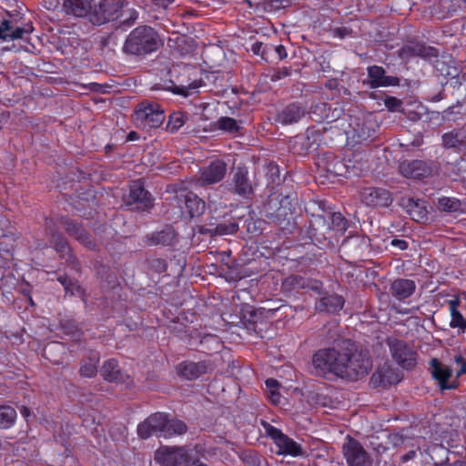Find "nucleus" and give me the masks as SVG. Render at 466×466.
I'll use <instances>...</instances> for the list:
<instances>
[{
    "label": "nucleus",
    "instance_id": "9",
    "mask_svg": "<svg viewBox=\"0 0 466 466\" xmlns=\"http://www.w3.org/2000/svg\"><path fill=\"white\" fill-rule=\"evenodd\" d=\"M344 458L349 466H371L372 461L361 444L349 438L343 445Z\"/></svg>",
    "mask_w": 466,
    "mask_h": 466
},
{
    "label": "nucleus",
    "instance_id": "4",
    "mask_svg": "<svg viewBox=\"0 0 466 466\" xmlns=\"http://www.w3.org/2000/svg\"><path fill=\"white\" fill-rule=\"evenodd\" d=\"M165 119L164 111L158 104L142 102L137 106L134 114L136 125L144 129L157 128Z\"/></svg>",
    "mask_w": 466,
    "mask_h": 466
},
{
    "label": "nucleus",
    "instance_id": "8",
    "mask_svg": "<svg viewBox=\"0 0 466 466\" xmlns=\"http://www.w3.org/2000/svg\"><path fill=\"white\" fill-rule=\"evenodd\" d=\"M187 450L185 447L161 446L154 455V461L162 466H178L187 459Z\"/></svg>",
    "mask_w": 466,
    "mask_h": 466
},
{
    "label": "nucleus",
    "instance_id": "19",
    "mask_svg": "<svg viewBox=\"0 0 466 466\" xmlns=\"http://www.w3.org/2000/svg\"><path fill=\"white\" fill-rule=\"evenodd\" d=\"M416 289L415 282L408 279H397L391 282L390 291L399 300L410 297Z\"/></svg>",
    "mask_w": 466,
    "mask_h": 466
},
{
    "label": "nucleus",
    "instance_id": "12",
    "mask_svg": "<svg viewBox=\"0 0 466 466\" xmlns=\"http://www.w3.org/2000/svg\"><path fill=\"white\" fill-rule=\"evenodd\" d=\"M34 30L30 24L17 26L10 20H3L0 23V40L7 42L17 39H25Z\"/></svg>",
    "mask_w": 466,
    "mask_h": 466
},
{
    "label": "nucleus",
    "instance_id": "45",
    "mask_svg": "<svg viewBox=\"0 0 466 466\" xmlns=\"http://www.w3.org/2000/svg\"><path fill=\"white\" fill-rule=\"evenodd\" d=\"M184 466H208L203 461H199L198 459L191 460L189 457V454L187 453V459L184 462Z\"/></svg>",
    "mask_w": 466,
    "mask_h": 466
},
{
    "label": "nucleus",
    "instance_id": "50",
    "mask_svg": "<svg viewBox=\"0 0 466 466\" xmlns=\"http://www.w3.org/2000/svg\"><path fill=\"white\" fill-rule=\"evenodd\" d=\"M19 410H20L21 415L26 420H28L29 417L31 416V410L27 407H25V406H21Z\"/></svg>",
    "mask_w": 466,
    "mask_h": 466
},
{
    "label": "nucleus",
    "instance_id": "32",
    "mask_svg": "<svg viewBox=\"0 0 466 466\" xmlns=\"http://www.w3.org/2000/svg\"><path fill=\"white\" fill-rule=\"evenodd\" d=\"M464 139V135L461 131H451L442 136V143L446 147H459Z\"/></svg>",
    "mask_w": 466,
    "mask_h": 466
},
{
    "label": "nucleus",
    "instance_id": "29",
    "mask_svg": "<svg viewBox=\"0 0 466 466\" xmlns=\"http://www.w3.org/2000/svg\"><path fill=\"white\" fill-rule=\"evenodd\" d=\"M240 124L234 118L224 116L218 118L214 127L228 134H237L240 130Z\"/></svg>",
    "mask_w": 466,
    "mask_h": 466
},
{
    "label": "nucleus",
    "instance_id": "27",
    "mask_svg": "<svg viewBox=\"0 0 466 466\" xmlns=\"http://www.w3.org/2000/svg\"><path fill=\"white\" fill-rule=\"evenodd\" d=\"M459 300L458 299H451L449 300V309L451 312V322L450 326L451 328H458L462 330L466 329V320L462 317V315L458 310Z\"/></svg>",
    "mask_w": 466,
    "mask_h": 466
},
{
    "label": "nucleus",
    "instance_id": "43",
    "mask_svg": "<svg viewBox=\"0 0 466 466\" xmlns=\"http://www.w3.org/2000/svg\"><path fill=\"white\" fill-rule=\"evenodd\" d=\"M274 56L277 59L282 60L287 57V52L282 45L275 46Z\"/></svg>",
    "mask_w": 466,
    "mask_h": 466
},
{
    "label": "nucleus",
    "instance_id": "7",
    "mask_svg": "<svg viewBox=\"0 0 466 466\" xmlns=\"http://www.w3.org/2000/svg\"><path fill=\"white\" fill-rule=\"evenodd\" d=\"M123 6V0H101L98 6L94 8L90 21L100 25L115 20L119 17Z\"/></svg>",
    "mask_w": 466,
    "mask_h": 466
},
{
    "label": "nucleus",
    "instance_id": "36",
    "mask_svg": "<svg viewBox=\"0 0 466 466\" xmlns=\"http://www.w3.org/2000/svg\"><path fill=\"white\" fill-rule=\"evenodd\" d=\"M185 123L184 116L180 112L169 116L167 128L171 132L178 130Z\"/></svg>",
    "mask_w": 466,
    "mask_h": 466
},
{
    "label": "nucleus",
    "instance_id": "14",
    "mask_svg": "<svg viewBox=\"0 0 466 466\" xmlns=\"http://www.w3.org/2000/svg\"><path fill=\"white\" fill-rule=\"evenodd\" d=\"M362 201L367 206L371 207H389L392 203V198L390 193L379 187L368 188L362 192Z\"/></svg>",
    "mask_w": 466,
    "mask_h": 466
},
{
    "label": "nucleus",
    "instance_id": "23",
    "mask_svg": "<svg viewBox=\"0 0 466 466\" xmlns=\"http://www.w3.org/2000/svg\"><path fill=\"white\" fill-rule=\"evenodd\" d=\"M371 380L376 385L386 387L398 382L400 380V377L390 365H384L372 375Z\"/></svg>",
    "mask_w": 466,
    "mask_h": 466
},
{
    "label": "nucleus",
    "instance_id": "26",
    "mask_svg": "<svg viewBox=\"0 0 466 466\" xmlns=\"http://www.w3.org/2000/svg\"><path fill=\"white\" fill-rule=\"evenodd\" d=\"M327 170L336 176H359L360 172L355 167H350L347 164L342 163L339 159H333L327 167Z\"/></svg>",
    "mask_w": 466,
    "mask_h": 466
},
{
    "label": "nucleus",
    "instance_id": "18",
    "mask_svg": "<svg viewBox=\"0 0 466 466\" xmlns=\"http://www.w3.org/2000/svg\"><path fill=\"white\" fill-rule=\"evenodd\" d=\"M368 76L370 78L369 84L371 88L398 85V79L396 77L385 76L384 69L378 66H372L368 68Z\"/></svg>",
    "mask_w": 466,
    "mask_h": 466
},
{
    "label": "nucleus",
    "instance_id": "54",
    "mask_svg": "<svg viewBox=\"0 0 466 466\" xmlns=\"http://www.w3.org/2000/svg\"><path fill=\"white\" fill-rule=\"evenodd\" d=\"M453 466H464V463L461 461H456L453 463Z\"/></svg>",
    "mask_w": 466,
    "mask_h": 466
},
{
    "label": "nucleus",
    "instance_id": "20",
    "mask_svg": "<svg viewBox=\"0 0 466 466\" xmlns=\"http://www.w3.org/2000/svg\"><path fill=\"white\" fill-rule=\"evenodd\" d=\"M177 371L187 380H196L208 372V365L204 361H185L178 365Z\"/></svg>",
    "mask_w": 466,
    "mask_h": 466
},
{
    "label": "nucleus",
    "instance_id": "3",
    "mask_svg": "<svg viewBox=\"0 0 466 466\" xmlns=\"http://www.w3.org/2000/svg\"><path fill=\"white\" fill-rule=\"evenodd\" d=\"M161 45L157 33L150 26L133 29L127 37L123 50L127 54L141 56L156 51Z\"/></svg>",
    "mask_w": 466,
    "mask_h": 466
},
{
    "label": "nucleus",
    "instance_id": "22",
    "mask_svg": "<svg viewBox=\"0 0 466 466\" xmlns=\"http://www.w3.org/2000/svg\"><path fill=\"white\" fill-rule=\"evenodd\" d=\"M101 375L109 382L125 381L127 377L119 369L117 361L114 359L105 361L101 368Z\"/></svg>",
    "mask_w": 466,
    "mask_h": 466
},
{
    "label": "nucleus",
    "instance_id": "38",
    "mask_svg": "<svg viewBox=\"0 0 466 466\" xmlns=\"http://www.w3.org/2000/svg\"><path fill=\"white\" fill-rule=\"evenodd\" d=\"M52 242L54 244V248L57 252L62 254H66L69 252V248L67 246L66 241L61 235L53 234L52 235Z\"/></svg>",
    "mask_w": 466,
    "mask_h": 466
},
{
    "label": "nucleus",
    "instance_id": "51",
    "mask_svg": "<svg viewBox=\"0 0 466 466\" xmlns=\"http://www.w3.org/2000/svg\"><path fill=\"white\" fill-rule=\"evenodd\" d=\"M455 106H450L446 110L443 111V118H449L450 115L453 113Z\"/></svg>",
    "mask_w": 466,
    "mask_h": 466
},
{
    "label": "nucleus",
    "instance_id": "11",
    "mask_svg": "<svg viewBox=\"0 0 466 466\" xmlns=\"http://www.w3.org/2000/svg\"><path fill=\"white\" fill-rule=\"evenodd\" d=\"M177 204L183 212L189 217H198L203 214L206 204L196 194L192 192H182L176 197Z\"/></svg>",
    "mask_w": 466,
    "mask_h": 466
},
{
    "label": "nucleus",
    "instance_id": "2",
    "mask_svg": "<svg viewBox=\"0 0 466 466\" xmlns=\"http://www.w3.org/2000/svg\"><path fill=\"white\" fill-rule=\"evenodd\" d=\"M187 431V427L182 420L168 419L161 412L150 415L137 426V434L141 439H147L153 434L167 439L182 435Z\"/></svg>",
    "mask_w": 466,
    "mask_h": 466
},
{
    "label": "nucleus",
    "instance_id": "16",
    "mask_svg": "<svg viewBox=\"0 0 466 466\" xmlns=\"http://www.w3.org/2000/svg\"><path fill=\"white\" fill-rule=\"evenodd\" d=\"M399 169L402 176L409 178H421L431 174V168L420 160H404Z\"/></svg>",
    "mask_w": 466,
    "mask_h": 466
},
{
    "label": "nucleus",
    "instance_id": "30",
    "mask_svg": "<svg viewBox=\"0 0 466 466\" xmlns=\"http://www.w3.org/2000/svg\"><path fill=\"white\" fill-rule=\"evenodd\" d=\"M99 357L97 354H93L83 361L80 367V375L86 378H93L97 372V364Z\"/></svg>",
    "mask_w": 466,
    "mask_h": 466
},
{
    "label": "nucleus",
    "instance_id": "53",
    "mask_svg": "<svg viewBox=\"0 0 466 466\" xmlns=\"http://www.w3.org/2000/svg\"><path fill=\"white\" fill-rule=\"evenodd\" d=\"M176 93L177 94H183V88H180V87H176Z\"/></svg>",
    "mask_w": 466,
    "mask_h": 466
},
{
    "label": "nucleus",
    "instance_id": "39",
    "mask_svg": "<svg viewBox=\"0 0 466 466\" xmlns=\"http://www.w3.org/2000/svg\"><path fill=\"white\" fill-rule=\"evenodd\" d=\"M386 107L392 112H400L401 111L402 103L396 97L388 96L384 100Z\"/></svg>",
    "mask_w": 466,
    "mask_h": 466
},
{
    "label": "nucleus",
    "instance_id": "35",
    "mask_svg": "<svg viewBox=\"0 0 466 466\" xmlns=\"http://www.w3.org/2000/svg\"><path fill=\"white\" fill-rule=\"evenodd\" d=\"M331 224L332 228L339 233H344L347 229V220L341 215V213L337 212L331 215Z\"/></svg>",
    "mask_w": 466,
    "mask_h": 466
},
{
    "label": "nucleus",
    "instance_id": "13",
    "mask_svg": "<svg viewBox=\"0 0 466 466\" xmlns=\"http://www.w3.org/2000/svg\"><path fill=\"white\" fill-rule=\"evenodd\" d=\"M151 197L145 190L143 184L139 181L132 182L127 198L128 205H136L137 209H147L151 207Z\"/></svg>",
    "mask_w": 466,
    "mask_h": 466
},
{
    "label": "nucleus",
    "instance_id": "10",
    "mask_svg": "<svg viewBox=\"0 0 466 466\" xmlns=\"http://www.w3.org/2000/svg\"><path fill=\"white\" fill-rule=\"evenodd\" d=\"M388 345L392 358L403 368L409 369L414 366L415 352L406 342L397 339H389Z\"/></svg>",
    "mask_w": 466,
    "mask_h": 466
},
{
    "label": "nucleus",
    "instance_id": "48",
    "mask_svg": "<svg viewBox=\"0 0 466 466\" xmlns=\"http://www.w3.org/2000/svg\"><path fill=\"white\" fill-rule=\"evenodd\" d=\"M264 49V44L261 42H255L252 46L251 50L256 55H260L262 56V50Z\"/></svg>",
    "mask_w": 466,
    "mask_h": 466
},
{
    "label": "nucleus",
    "instance_id": "31",
    "mask_svg": "<svg viewBox=\"0 0 466 466\" xmlns=\"http://www.w3.org/2000/svg\"><path fill=\"white\" fill-rule=\"evenodd\" d=\"M16 410L10 406H0V428L9 429L16 420Z\"/></svg>",
    "mask_w": 466,
    "mask_h": 466
},
{
    "label": "nucleus",
    "instance_id": "55",
    "mask_svg": "<svg viewBox=\"0 0 466 466\" xmlns=\"http://www.w3.org/2000/svg\"><path fill=\"white\" fill-rule=\"evenodd\" d=\"M59 346H60L59 344H56V343H54V344L52 345V347H59Z\"/></svg>",
    "mask_w": 466,
    "mask_h": 466
},
{
    "label": "nucleus",
    "instance_id": "21",
    "mask_svg": "<svg viewBox=\"0 0 466 466\" xmlns=\"http://www.w3.org/2000/svg\"><path fill=\"white\" fill-rule=\"evenodd\" d=\"M305 116V109L292 104L286 106L277 116V122L282 125H291L299 122Z\"/></svg>",
    "mask_w": 466,
    "mask_h": 466
},
{
    "label": "nucleus",
    "instance_id": "33",
    "mask_svg": "<svg viewBox=\"0 0 466 466\" xmlns=\"http://www.w3.org/2000/svg\"><path fill=\"white\" fill-rule=\"evenodd\" d=\"M438 208L445 212H455L460 209L461 203L454 198H441L438 200Z\"/></svg>",
    "mask_w": 466,
    "mask_h": 466
},
{
    "label": "nucleus",
    "instance_id": "25",
    "mask_svg": "<svg viewBox=\"0 0 466 466\" xmlns=\"http://www.w3.org/2000/svg\"><path fill=\"white\" fill-rule=\"evenodd\" d=\"M248 172L238 168L233 177L234 190L239 195H248L251 192L252 187L248 179Z\"/></svg>",
    "mask_w": 466,
    "mask_h": 466
},
{
    "label": "nucleus",
    "instance_id": "6",
    "mask_svg": "<svg viewBox=\"0 0 466 466\" xmlns=\"http://www.w3.org/2000/svg\"><path fill=\"white\" fill-rule=\"evenodd\" d=\"M266 434L270 437L279 448L278 454L300 456L302 450L299 444L285 435L280 430L267 422H262Z\"/></svg>",
    "mask_w": 466,
    "mask_h": 466
},
{
    "label": "nucleus",
    "instance_id": "24",
    "mask_svg": "<svg viewBox=\"0 0 466 466\" xmlns=\"http://www.w3.org/2000/svg\"><path fill=\"white\" fill-rule=\"evenodd\" d=\"M344 299L341 296L332 294L322 297L317 303L316 309L319 311L336 312L342 309Z\"/></svg>",
    "mask_w": 466,
    "mask_h": 466
},
{
    "label": "nucleus",
    "instance_id": "1",
    "mask_svg": "<svg viewBox=\"0 0 466 466\" xmlns=\"http://www.w3.org/2000/svg\"><path fill=\"white\" fill-rule=\"evenodd\" d=\"M316 373L332 374L340 378L358 380L372 368L370 357L358 350L350 340H343L331 348L318 350L312 358Z\"/></svg>",
    "mask_w": 466,
    "mask_h": 466
},
{
    "label": "nucleus",
    "instance_id": "17",
    "mask_svg": "<svg viewBox=\"0 0 466 466\" xmlns=\"http://www.w3.org/2000/svg\"><path fill=\"white\" fill-rule=\"evenodd\" d=\"M96 5L94 0H65L64 8L68 15L76 17L92 16Z\"/></svg>",
    "mask_w": 466,
    "mask_h": 466
},
{
    "label": "nucleus",
    "instance_id": "46",
    "mask_svg": "<svg viewBox=\"0 0 466 466\" xmlns=\"http://www.w3.org/2000/svg\"><path fill=\"white\" fill-rule=\"evenodd\" d=\"M391 245L395 248H400V250H405L408 248V243L402 239H392Z\"/></svg>",
    "mask_w": 466,
    "mask_h": 466
},
{
    "label": "nucleus",
    "instance_id": "15",
    "mask_svg": "<svg viewBox=\"0 0 466 466\" xmlns=\"http://www.w3.org/2000/svg\"><path fill=\"white\" fill-rule=\"evenodd\" d=\"M227 172L226 164L223 161L216 160L201 170L200 184L210 185L219 182L223 179Z\"/></svg>",
    "mask_w": 466,
    "mask_h": 466
},
{
    "label": "nucleus",
    "instance_id": "41",
    "mask_svg": "<svg viewBox=\"0 0 466 466\" xmlns=\"http://www.w3.org/2000/svg\"><path fill=\"white\" fill-rule=\"evenodd\" d=\"M238 230V226L235 223L229 225H219L216 227L215 232L219 235L233 234Z\"/></svg>",
    "mask_w": 466,
    "mask_h": 466
},
{
    "label": "nucleus",
    "instance_id": "28",
    "mask_svg": "<svg viewBox=\"0 0 466 466\" xmlns=\"http://www.w3.org/2000/svg\"><path fill=\"white\" fill-rule=\"evenodd\" d=\"M66 230L71 235L75 236V238L86 245V247H93L92 241L89 239V236L86 232V230L73 221H66Z\"/></svg>",
    "mask_w": 466,
    "mask_h": 466
},
{
    "label": "nucleus",
    "instance_id": "5",
    "mask_svg": "<svg viewBox=\"0 0 466 466\" xmlns=\"http://www.w3.org/2000/svg\"><path fill=\"white\" fill-rule=\"evenodd\" d=\"M455 361L460 368L456 370V376L454 379L452 378V370L450 367L440 362L436 359H433L431 362L432 376L436 380H438L439 386L442 390L457 388V379L461 375L466 373V364L463 361V359L459 356L455 358Z\"/></svg>",
    "mask_w": 466,
    "mask_h": 466
},
{
    "label": "nucleus",
    "instance_id": "40",
    "mask_svg": "<svg viewBox=\"0 0 466 466\" xmlns=\"http://www.w3.org/2000/svg\"><path fill=\"white\" fill-rule=\"evenodd\" d=\"M409 49L412 50L413 53L420 56H434V49L431 47H425L420 45H416L414 46H409Z\"/></svg>",
    "mask_w": 466,
    "mask_h": 466
},
{
    "label": "nucleus",
    "instance_id": "37",
    "mask_svg": "<svg viewBox=\"0 0 466 466\" xmlns=\"http://www.w3.org/2000/svg\"><path fill=\"white\" fill-rule=\"evenodd\" d=\"M59 282L64 286L66 292H70L72 295H81L82 289L76 283L72 282L66 277H59Z\"/></svg>",
    "mask_w": 466,
    "mask_h": 466
},
{
    "label": "nucleus",
    "instance_id": "52",
    "mask_svg": "<svg viewBox=\"0 0 466 466\" xmlns=\"http://www.w3.org/2000/svg\"><path fill=\"white\" fill-rule=\"evenodd\" d=\"M137 138V135L136 132L132 131L128 134V140H136Z\"/></svg>",
    "mask_w": 466,
    "mask_h": 466
},
{
    "label": "nucleus",
    "instance_id": "44",
    "mask_svg": "<svg viewBox=\"0 0 466 466\" xmlns=\"http://www.w3.org/2000/svg\"><path fill=\"white\" fill-rule=\"evenodd\" d=\"M275 46L273 45H264V49L262 50V58L268 60L269 57L274 56Z\"/></svg>",
    "mask_w": 466,
    "mask_h": 466
},
{
    "label": "nucleus",
    "instance_id": "42",
    "mask_svg": "<svg viewBox=\"0 0 466 466\" xmlns=\"http://www.w3.org/2000/svg\"><path fill=\"white\" fill-rule=\"evenodd\" d=\"M12 238L8 236H4L3 238L0 240V254L3 255V253L10 254L11 248L8 246L7 242H10Z\"/></svg>",
    "mask_w": 466,
    "mask_h": 466
},
{
    "label": "nucleus",
    "instance_id": "34",
    "mask_svg": "<svg viewBox=\"0 0 466 466\" xmlns=\"http://www.w3.org/2000/svg\"><path fill=\"white\" fill-rule=\"evenodd\" d=\"M411 208L409 210L410 215L411 216L412 219L416 221H420L427 217V210L424 207V205L419 202H412Z\"/></svg>",
    "mask_w": 466,
    "mask_h": 466
},
{
    "label": "nucleus",
    "instance_id": "47",
    "mask_svg": "<svg viewBox=\"0 0 466 466\" xmlns=\"http://www.w3.org/2000/svg\"><path fill=\"white\" fill-rule=\"evenodd\" d=\"M269 400H271V402L275 405H278L280 403V394L278 392V390H271L269 391V396H268Z\"/></svg>",
    "mask_w": 466,
    "mask_h": 466
},
{
    "label": "nucleus",
    "instance_id": "49",
    "mask_svg": "<svg viewBox=\"0 0 466 466\" xmlns=\"http://www.w3.org/2000/svg\"><path fill=\"white\" fill-rule=\"evenodd\" d=\"M266 386H267V388L268 389L269 391L271 390H278V386H279V382L276 380H274V379H268L266 380Z\"/></svg>",
    "mask_w": 466,
    "mask_h": 466
}]
</instances>
